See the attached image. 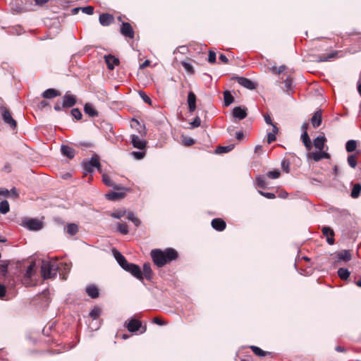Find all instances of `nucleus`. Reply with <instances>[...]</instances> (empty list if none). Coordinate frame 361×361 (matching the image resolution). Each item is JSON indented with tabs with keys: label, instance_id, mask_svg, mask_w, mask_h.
<instances>
[{
	"label": "nucleus",
	"instance_id": "nucleus-1",
	"mask_svg": "<svg viewBox=\"0 0 361 361\" xmlns=\"http://www.w3.org/2000/svg\"><path fill=\"white\" fill-rule=\"evenodd\" d=\"M153 262L158 267H162L166 264L176 260L178 257V252L171 247L166 248L164 250L154 249L150 252Z\"/></svg>",
	"mask_w": 361,
	"mask_h": 361
},
{
	"label": "nucleus",
	"instance_id": "nucleus-2",
	"mask_svg": "<svg viewBox=\"0 0 361 361\" xmlns=\"http://www.w3.org/2000/svg\"><path fill=\"white\" fill-rule=\"evenodd\" d=\"M59 266L56 262L43 260L41 267L42 276L44 279H53L56 276Z\"/></svg>",
	"mask_w": 361,
	"mask_h": 361
},
{
	"label": "nucleus",
	"instance_id": "nucleus-3",
	"mask_svg": "<svg viewBox=\"0 0 361 361\" xmlns=\"http://www.w3.org/2000/svg\"><path fill=\"white\" fill-rule=\"evenodd\" d=\"M82 166L85 175L92 173L94 168H96L99 172H102L99 157L97 154L92 156L90 159H84L82 161Z\"/></svg>",
	"mask_w": 361,
	"mask_h": 361
},
{
	"label": "nucleus",
	"instance_id": "nucleus-4",
	"mask_svg": "<svg viewBox=\"0 0 361 361\" xmlns=\"http://www.w3.org/2000/svg\"><path fill=\"white\" fill-rule=\"evenodd\" d=\"M21 226L30 231H39L42 228V223L37 219L23 218Z\"/></svg>",
	"mask_w": 361,
	"mask_h": 361
},
{
	"label": "nucleus",
	"instance_id": "nucleus-5",
	"mask_svg": "<svg viewBox=\"0 0 361 361\" xmlns=\"http://www.w3.org/2000/svg\"><path fill=\"white\" fill-rule=\"evenodd\" d=\"M126 271L129 272L132 276L135 278L140 281L142 283L143 282V275L141 271L140 267L133 263L128 262V264L123 269Z\"/></svg>",
	"mask_w": 361,
	"mask_h": 361
},
{
	"label": "nucleus",
	"instance_id": "nucleus-6",
	"mask_svg": "<svg viewBox=\"0 0 361 361\" xmlns=\"http://www.w3.org/2000/svg\"><path fill=\"white\" fill-rule=\"evenodd\" d=\"M0 111L1 112V117L4 122L6 124H8L12 129H15L17 126V122L13 118L8 109L4 106H1Z\"/></svg>",
	"mask_w": 361,
	"mask_h": 361
},
{
	"label": "nucleus",
	"instance_id": "nucleus-7",
	"mask_svg": "<svg viewBox=\"0 0 361 361\" xmlns=\"http://www.w3.org/2000/svg\"><path fill=\"white\" fill-rule=\"evenodd\" d=\"M233 80L237 81L239 85L247 90H255L257 86L252 80L245 77L236 76L233 78Z\"/></svg>",
	"mask_w": 361,
	"mask_h": 361
},
{
	"label": "nucleus",
	"instance_id": "nucleus-8",
	"mask_svg": "<svg viewBox=\"0 0 361 361\" xmlns=\"http://www.w3.org/2000/svg\"><path fill=\"white\" fill-rule=\"evenodd\" d=\"M121 34L124 37L133 39L134 37V31L129 23L123 22L120 30Z\"/></svg>",
	"mask_w": 361,
	"mask_h": 361
},
{
	"label": "nucleus",
	"instance_id": "nucleus-9",
	"mask_svg": "<svg viewBox=\"0 0 361 361\" xmlns=\"http://www.w3.org/2000/svg\"><path fill=\"white\" fill-rule=\"evenodd\" d=\"M247 108L238 106L233 108L232 114L234 118L238 120H243L246 118L247 115Z\"/></svg>",
	"mask_w": 361,
	"mask_h": 361
},
{
	"label": "nucleus",
	"instance_id": "nucleus-10",
	"mask_svg": "<svg viewBox=\"0 0 361 361\" xmlns=\"http://www.w3.org/2000/svg\"><path fill=\"white\" fill-rule=\"evenodd\" d=\"M76 104V98L73 94L66 93L63 97L62 107L70 108Z\"/></svg>",
	"mask_w": 361,
	"mask_h": 361
},
{
	"label": "nucleus",
	"instance_id": "nucleus-11",
	"mask_svg": "<svg viewBox=\"0 0 361 361\" xmlns=\"http://www.w3.org/2000/svg\"><path fill=\"white\" fill-rule=\"evenodd\" d=\"M131 143L135 148H137L139 149H143L146 147V142L141 139L138 135H132L131 136Z\"/></svg>",
	"mask_w": 361,
	"mask_h": 361
},
{
	"label": "nucleus",
	"instance_id": "nucleus-12",
	"mask_svg": "<svg viewBox=\"0 0 361 361\" xmlns=\"http://www.w3.org/2000/svg\"><path fill=\"white\" fill-rule=\"evenodd\" d=\"M99 23L102 26H109L114 21V18L109 13H102L99 18Z\"/></svg>",
	"mask_w": 361,
	"mask_h": 361
},
{
	"label": "nucleus",
	"instance_id": "nucleus-13",
	"mask_svg": "<svg viewBox=\"0 0 361 361\" xmlns=\"http://www.w3.org/2000/svg\"><path fill=\"white\" fill-rule=\"evenodd\" d=\"M113 255L120 267L123 269L124 267L128 264V262L126 257L117 250L113 249Z\"/></svg>",
	"mask_w": 361,
	"mask_h": 361
},
{
	"label": "nucleus",
	"instance_id": "nucleus-14",
	"mask_svg": "<svg viewBox=\"0 0 361 361\" xmlns=\"http://www.w3.org/2000/svg\"><path fill=\"white\" fill-rule=\"evenodd\" d=\"M104 60L109 70H113L115 66L119 64V59L111 54L104 56Z\"/></svg>",
	"mask_w": 361,
	"mask_h": 361
},
{
	"label": "nucleus",
	"instance_id": "nucleus-15",
	"mask_svg": "<svg viewBox=\"0 0 361 361\" xmlns=\"http://www.w3.org/2000/svg\"><path fill=\"white\" fill-rule=\"evenodd\" d=\"M196 99L195 94L190 91L188 94V109L190 113L193 112L196 109Z\"/></svg>",
	"mask_w": 361,
	"mask_h": 361
},
{
	"label": "nucleus",
	"instance_id": "nucleus-16",
	"mask_svg": "<svg viewBox=\"0 0 361 361\" xmlns=\"http://www.w3.org/2000/svg\"><path fill=\"white\" fill-rule=\"evenodd\" d=\"M211 224L212 228L218 231H224L226 226V222L219 218L214 219Z\"/></svg>",
	"mask_w": 361,
	"mask_h": 361
},
{
	"label": "nucleus",
	"instance_id": "nucleus-17",
	"mask_svg": "<svg viewBox=\"0 0 361 361\" xmlns=\"http://www.w3.org/2000/svg\"><path fill=\"white\" fill-rule=\"evenodd\" d=\"M141 322L137 319H132L126 323V327L130 332H135L141 327Z\"/></svg>",
	"mask_w": 361,
	"mask_h": 361
},
{
	"label": "nucleus",
	"instance_id": "nucleus-18",
	"mask_svg": "<svg viewBox=\"0 0 361 361\" xmlns=\"http://www.w3.org/2000/svg\"><path fill=\"white\" fill-rule=\"evenodd\" d=\"M338 261L349 262L352 259L351 252L348 250H343L336 253Z\"/></svg>",
	"mask_w": 361,
	"mask_h": 361
},
{
	"label": "nucleus",
	"instance_id": "nucleus-19",
	"mask_svg": "<svg viewBox=\"0 0 361 361\" xmlns=\"http://www.w3.org/2000/svg\"><path fill=\"white\" fill-rule=\"evenodd\" d=\"M314 161H319L323 159H330V154L327 152L319 150V152H312L310 154Z\"/></svg>",
	"mask_w": 361,
	"mask_h": 361
},
{
	"label": "nucleus",
	"instance_id": "nucleus-20",
	"mask_svg": "<svg viewBox=\"0 0 361 361\" xmlns=\"http://www.w3.org/2000/svg\"><path fill=\"white\" fill-rule=\"evenodd\" d=\"M61 154L69 159H73L75 155V151L68 145H62L61 147Z\"/></svg>",
	"mask_w": 361,
	"mask_h": 361
},
{
	"label": "nucleus",
	"instance_id": "nucleus-21",
	"mask_svg": "<svg viewBox=\"0 0 361 361\" xmlns=\"http://www.w3.org/2000/svg\"><path fill=\"white\" fill-rule=\"evenodd\" d=\"M322 121V115L320 110L317 111L311 118V122L314 128H318Z\"/></svg>",
	"mask_w": 361,
	"mask_h": 361
},
{
	"label": "nucleus",
	"instance_id": "nucleus-22",
	"mask_svg": "<svg viewBox=\"0 0 361 361\" xmlns=\"http://www.w3.org/2000/svg\"><path fill=\"white\" fill-rule=\"evenodd\" d=\"M266 176L258 175L255 177V185L257 188L264 189L267 188L268 183L266 180Z\"/></svg>",
	"mask_w": 361,
	"mask_h": 361
},
{
	"label": "nucleus",
	"instance_id": "nucleus-23",
	"mask_svg": "<svg viewBox=\"0 0 361 361\" xmlns=\"http://www.w3.org/2000/svg\"><path fill=\"white\" fill-rule=\"evenodd\" d=\"M143 279L145 278L148 281H151L153 276L152 270L149 263H145L143 264V271H142Z\"/></svg>",
	"mask_w": 361,
	"mask_h": 361
},
{
	"label": "nucleus",
	"instance_id": "nucleus-24",
	"mask_svg": "<svg viewBox=\"0 0 361 361\" xmlns=\"http://www.w3.org/2000/svg\"><path fill=\"white\" fill-rule=\"evenodd\" d=\"M60 95L59 91L52 88L47 89L42 93V97L45 99H53Z\"/></svg>",
	"mask_w": 361,
	"mask_h": 361
},
{
	"label": "nucleus",
	"instance_id": "nucleus-25",
	"mask_svg": "<svg viewBox=\"0 0 361 361\" xmlns=\"http://www.w3.org/2000/svg\"><path fill=\"white\" fill-rule=\"evenodd\" d=\"M86 293L91 298H97L99 296V289L95 285L87 286Z\"/></svg>",
	"mask_w": 361,
	"mask_h": 361
},
{
	"label": "nucleus",
	"instance_id": "nucleus-26",
	"mask_svg": "<svg viewBox=\"0 0 361 361\" xmlns=\"http://www.w3.org/2000/svg\"><path fill=\"white\" fill-rule=\"evenodd\" d=\"M84 111L86 114H87L90 117H95V116H98V111L90 103H86L85 104Z\"/></svg>",
	"mask_w": 361,
	"mask_h": 361
},
{
	"label": "nucleus",
	"instance_id": "nucleus-27",
	"mask_svg": "<svg viewBox=\"0 0 361 361\" xmlns=\"http://www.w3.org/2000/svg\"><path fill=\"white\" fill-rule=\"evenodd\" d=\"M326 139L324 136H319L314 140V146L319 150H323Z\"/></svg>",
	"mask_w": 361,
	"mask_h": 361
},
{
	"label": "nucleus",
	"instance_id": "nucleus-28",
	"mask_svg": "<svg viewBox=\"0 0 361 361\" xmlns=\"http://www.w3.org/2000/svg\"><path fill=\"white\" fill-rule=\"evenodd\" d=\"M124 197V193L123 192H110L106 194V197L109 200L116 201L120 200Z\"/></svg>",
	"mask_w": 361,
	"mask_h": 361
},
{
	"label": "nucleus",
	"instance_id": "nucleus-29",
	"mask_svg": "<svg viewBox=\"0 0 361 361\" xmlns=\"http://www.w3.org/2000/svg\"><path fill=\"white\" fill-rule=\"evenodd\" d=\"M234 102V97L228 90L224 92V102L226 106H230Z\"/></svg>",
	"mask_w": 361,
	"mask_h": 361
},
{
	"label": "nucleus",
	"instance_id": "nucleus-30",
	"mask_svg": "<svg viewBox=\"0 0 361 361\" xmlns=\"http://www.w3.org/2000/svg\"><path fill=\"white\" fill-rule=\"evenodd\" d=\"M360 192H361V184L359 183L354 184L353 186L351 192H350L351 197H353L354 199L357 198L360 196Z\"/></svg>",
	"mask_w": 361,
	"mask_h": 361
},
{
	"label": "nucleus",
	"instance_id": "nucleus-31",
	"mask_svg": "<svg viewBox=\"0 0 361 361\" xmlns=\"http://www.w3.org/2000/svg\"><path fill=\"white\" fill-rule=\"evenodd\" d=\"M338 54V51H334L330 54H329L327 56H319L317 59V62H324V61H330L331 59L336 58Z\"/></svg>",
	"mask_w": 361,
	"mask_h": 361
},
{
	"label": "nucleus",
	"instance_id": "nucleus-32",
	"mask_svg": "<svg viewBox=\"0 0 361 361\" xmlns=\"http://www.w3.org/2000/svg\"><path fill=\"white\" fill-rule=\"evenodd\" d=\"M301 139H302V143L305 145V147L307 149H310L312 147V145H311V141H310V139L307 132H302V133L301 135Z\"/></svg>",
	"mask_w": 361,
	"mask_h": 361
},
{
	"label": "nucleus",
	"instance_id": "nucleus-33",
	"mask_svg": "<svg viewBox=\"0 0 361 361\" xmlns=\"http://www.w3.org/2000/svg\"><path fill=\"white\" fill-rule=\"evenodd\" d=\"M78 231V226L75 224H69L66 228V232L71 235H75Z\"/></svg>",
	"mask_w": 361,
	"mask_h": 361
},
{
	"label": "nucleus",
	"instance_id": "nucleus-34",
	"mask_svg": "<svg viewBox=\"0 0 361 361\" xmlns=\"http://www.w3.org/2000/svg\"><path fill=\"white\" fill-rule=\"evenodd\" d=\"M234 148L233 145H229L228 146H219L216 148L215 152L216 154L227 153L231 151Z\"/></svg>",
	"mask_w": 361,
	"mask_h": 361
},
{
	"label": "nucleus",
	"instance_id": "nucleus-35",
	"mask_svg": "<svg viewBox=\"0 0 361 361\" xmlns=\"http://www.w3.org/2000/svg\"><path fill=\"white\" fill-rule=\"evenodd\" d=\"M337 273L338 276L343 280H346L350 274V272L346 268H339Z\"/></svg>",
	"mask_w": 361,
	"mask_h": 361
},
{
	"label": "nucleus",
	"instance_id": "nucleus-36",
	"mask_svg": "<svg viewBox=\"0 0 361 361\" xmlns=\"http://www.w3.org/2000/svg\"><path fill=\"white\" fill-rule=\"evenodd\" d=\"M357 147V141L354 140H348L345 144V149L348 152H353Z\"/></svg>",
	"mask_w": 361,
	"mask_h": 361
},
{
	"label": "nucleus",
	"instance_id": "nucleus-37",
	"mask_svg": "<svg viewBox=\"0 0 361 361\" xmlns=\"http://www.w3.org/2000/svg\"><path fill=\"white\" fill-rule=\"evenodd\" d=\"M127 219L132 221L136 227H138L141 224L140 220L136 217L132 212L127 213Z\"/></svg>",
	"mask_w": 361,
	"mask_h": 361
},
{
	"label": "nucleus",
	"instance_id": "nucleus-38",
	"mask_svg": "<svg viewBox=\"0 0 361 361\" xmlns=\"http://www.w3.org/2000/svg\"><path fill=\"white\" fill-rule=\"evenodd\" d=\"M10 207L7 200H3L0 202V213L6 214L9 212Z\"/></svg>",
	"mask_w": 361,
	"mask_h": 361
},
{
	"label": "nucleus",
	"instance_id": "nucleus-39",
	"mask_svg": "<svg viewBox=\"0 0 361 361\" xmlns=\"http://www.w3.org/2000/svg\"><path fill=\"white\" fill-rule=\"evenodd\" d=\"M35 263L34 262H31L26 269L25 279H30L32 277L35 271Z\"/></svg>",
	"mask_w": 361,
	"mask_h": 361
},
{
	"label": "nucleus",
	"instance_id": "nucleus-40",
	"mask_svg": "<svg viewBox=\"0 0 361 361\" xmlns=\"http://www.w3.org/2000/svg\"><path fill=\"white\" fill-rule=\"evenodd\" d=\"M250 349L252 350V352L256 355H258L259 357H264L267 354H269V352H267V351H264L263 350H262L260 348L257 347V346H255V345H251L250 346Z\"/></svg>",
	"mask_w": 361,
	"mask_h": 361
},
{
	"label": "nucleus",
	"instance_id": "nucleus-41",
	"mask_svg": "<svg viewBox=\"0 0 361 361\" xmlns=\"http://www.w3.org/2000/svg\"><path fill=\"white\" fill-rule=\"evenodd\" d=\"M117 231L122 235H127L128 233V228L125 224H117Z\"/></svg>",
	"mask_w": 361,
	"mask_h": 361
},
{
	"label": "nucleus",
	"instance_id": "nucleus-42",
	"mask_svg": "<svg viewBox=\"0 0 361 361\" xmlns=\"http://www.w3.org/2000/svg\"><path fill=\"white\" fill-rule=\"evenodd\" d=\"M322 231L324 235L326 237L334 236V231L332 228L327 226H324L322 228Z\"/></svg>",
	"mask_w": 361,
	"mask_h": 361
},
{
	"label": "nucleus",
	"instance_id": "nucleus-43",
	"mask_svg": "<svg viewBox=\"0 0 361 361\" xmlns=\"http://www.w3.org/2000/svg\"><path fill=\"white\" fill-rule=\"evenodd\" d=\"M8 263L6 261H1L0 264V274L5 276L8 271Z\"/></svg>",
	"mask_w": 361,
	"mask_h": 361
},
{
	"label": "nucleus",
	"instance_id": "nucleus-44",
	"mask_svg": "<svg viewBox=\"0 0 361 361\" xmlns=\"http://www.w3.org/2000/svg\"><path fill=\"white\" fill-rule=\"evenodd\" d=\"M348 164L349 166L353 169H355L357 166V160H356V155L355 154H351L349 155L348 157Z\"/></svg>",
	"mask_w": 361,
	"mask_h": 361
},
{
	"label": "nucleus",
	"instance_id": "nucleus-45",
	"mask_svg": "<svg viewBox=\"0 0 361 361\" xmlns=\"http://www.w3.org/2000/svg\"><path fill=\"white\" fill-rule=\"evenodd\" d=\"M280 175H281V173H280L279 170H274V171H269L266 174V176L269 178L276 179V178H278L280 176Z\"/></svg>",
	"mask_w": 361,
	"mask_h": 361
},
{
	"label": "nucleus",
	"instance_id": "nucleus-46",
	"mask_svg": "<svg viewBox=\"0 0 361 361\" xmlns=\"http://www.w3.org/2000/svg\"><path fill=\"white\" fill-rule=\"evenodd\" d=\"M101 313V310L98 307H94L90 312V316L93 319H96L98 318Z\"/></svg>",
	"mask_w": 361,
	"mask_h": 361
},
{
	"label": "nucleus",
	"instance_id": "nucleus-47",
	"mask_svg": "<svg viewBox=\"0 0 361 361\" xmlns=\"http://www.w3.org/2000/svg\"><path fill=\"white\" fill-rule=\"evenodd\" d=\"M71 115L76 119L80 120L82 118V113L81 111L78 109H73L71 111Z\"/></svg>",
	"mask_w": 361,
	"mask_h": 361
},
{
	"label": "nucleus",
	"instance_id": "nucleus-48",
	"mask_svg": "<svg viewBox=\"0 0 361 361\" xmlns=\"http://www.w3.org/2000/svg\"><path fill=\"white\" fill-rule=\"evenodd\" d=\"M126 213V210H116L111 214V216L115 219H121Z\"/></svg>",
	"mask_w": 361,
	"mask_h": 361
},
{
	"label": "nucleus",
	"instance_id": "nucleus-49",
	"mask_svg": "<svg viewBox=\"0 0 361 361\" xmlns=\"http://www.w3.org/2000/svg\"><path fill=\"white\" fill-rule=\"evenodd\" d=\"M131 154L133 155V157L137 159V160H140L142 159H143L145 156V152H137V151H133L131 152Z\"/></svg>",
	"mask_w": 361,
	"mask_h": 361
},
{
	"label": "nucleus",
	"instance_id": "nucleus-50",
	"mask_svg": "<svg viewBox=\"0 0 361 361\" xmlns=\"http://www.w3.org/2000/svg\"><path fill=\"white\" fill-rule=\"evenodd\" d=\"M181 64H182L183 67L185 68V70L187 72H188L190 73H194L193 67H192V66L190 63H189L188 62H185V61H183L181 63Z\"/></svg>",
	"mask_w": 361,
	"mask_h": 361
},
{
	"label": "nucleus",
	"instance_id": "nucleus-51",
	"mask_svg": "<svg viewBox=\"0 0 361 361\" xmlns=\"http://www.w3.org/2000/svg\"><path fill=\"white\" fill-rule=\"evenodd\" d=\"M102 180L105 185L108 186H114L113 182L111 180L110 177L106 174L102 175Z\"/></svg>",
	"mask_w": 361,
	"mask_h": 361
},
{
	"label": "nucleus",
	"instance_id": "nucleus-52",
	"mask_svg": "<svg viewBox=\"0 0 361 361\" xmlns=\"http://www.w3.org/2000/svg\"><path fill=\"white\" fill-rule=\"evenodd\" d=\"M216 53L214 51L210 50L209 51L208 61L210 63H214L216 62Z\"/></svg>",
	"mask_w": 361,
	"mask_h": 361
},
{
	"label": "nucleus",
	"instance_id": "nucleus-53",
	"mask_svg": "<svg viewBox=\"0 0 361 361\" xmlns=\"http://www.w3.org/2000/svg\"><path fill=\"white\" fill-rule=\"evenodd\" d=\"M293 80L290 77H287L284 81L286 90L288 92L291 89Z\"/></svg>",
	"mask_w": 361,
	"mask_h": 361
},
{
	"label": "nucleus",
	"instance_id": "nucleus-54",
	"mask_svg": "<svg viewBox=\"0 0 361 361\" xmlns=\"http://www.w3.org/2000/svg\"><path fill=\"white\" fill-rule=\"evenodd\" d=\"M139 94L140 96V97L142 99V100L148 104H152V100L151 99L142 91H140L139 92Z\"/></svg>",
	"mask_w": 361,
	"mask_h": 361
},
{
	"label": "nucleus",
	"instance_id": "nucleus-55",
	"mask_svg": "<svg viewBox=\"0 0 361 361\" xmlns=\"http://www.w3.org/2000/svg\"><path fill=\"white\" fill-rule=\"evenodd\" d=\"M258 192L263 197L267 198V199H274L276 197V195L274 193L272 192H265L262 190H258Z\"/></svg>",
	"mask_w": 361,
	"mask_h": 361
},
{
	"label": "nucleus",
	"instance_id": "nucleus-56",
	"mask_svg": "<svg viewBox=\"0 0 361 361\" xmlns=\"http://www.w3.org/2000/svg\"><path fill=\"white\" fill-rule=\"evenodd\" d=\"M183 142L185 146H190L195 143V141L192 138L190 137H183Z\"/></svg>",
	"mask_w": 361,
	"mask_h": 361
},
{
	"label": "nucleus",
	"instance_id": "nucleus-57",
	"mask_svg": "<svg viewBox=\"0 0 361 361\" xmlns=\"http://www.w3.org/2000/svg\"><path fill=\"white\" fill-rule=\"evenodd\" d=\"M281 168L283 169V170L284 171H286V173H288L289 172V168H290V163L288 160L286 159H283L282 161H281Z\"/></svg>",
	"mask_w": 361,
	"mask_h": 361
},
{
	"label": "nucleus",
	"instance_id": "nucleus-58",
	"mask_svg": "<svg viewBox=\"0 0 361 361\" xmlns=\"http://www.w3.org/2000/svg\"><path fill=\"white\" fill-rule=\"evenodd\" d=\"M82 11L87 15H92L94 13V8L91 6H87L85 7H82L81 8Z\"/></svg>",
	"mask_w": 361,
	"mask_h": 361
},
{
	"label": "nucleus",
	"instance_id": "nucleus-59",
	"mask_svg": "<svg viewBox=\"0 0 361 361\" xmlns=\"http://www.w3.org/2000/svg\"><path fill=\"white\" fill-rule=\"evenodd\" d=\"M192 128H197L201 124V120L199 116H196L193 121L190 123Z\"/></svg>",
	"mask_w": 361,
	"mask_h": 361
},
{
	"label": "nucleus",
	"instance_id": "nucleus-60",
	"mask_svg": "<svg viewBox=\"0 0 361 361\" xmlns=\"http://www.w3.org/2000/svg\"><path fill=\"white\" fill-rule=\"evenodd\" d=\"M276 139V135L271 133H267V142L269 144L271 143L272 142L275 141Z\"/></svg>",
	"mask_w": 361,
	"mask_h": 361
},
{
	"label": "nucleus",
	"instance_id": "nucleus-61",
	"mask_svg": "<svg viewBox=\"0 0 361 361\" xmlns=\"http://www.w3.org/2000/svg\"><path fill=\"white\" fill-rule=\"evenodd\" d=\"M49 290L48 289H45L40 294V296L42 297L43 298H44L45 302H49Z\"/></svg>",
	"mask_w": 361,
	"mask_h": 361
},
{
	"label": "nucleus",
	"instance_id": "nucleus-62",
	"mask_svg": "<svg viewBox=\"0 0 361 361\" xmlns=\"http://www.w3.org/2000/svg\"><path fill=\"white\" fill-rule=\"evenodd\" d=\"M286 69V66H279V68H277L276 67H273L272 68V70H273V72L276 74H279L281 73V72H283L284 70Z\"/></svg>",
	"mask_w": 361,
	"mask_h": 361
},
{
	"label": "nucleus",
	"instance_id": "nucleus-63",
	"mask_svg": "<svg viewBox=\"0 0 361 361\" xmlns=\"http://www.w3.org/2000/svg\"><path fill=\"white\" fill-rule=\"evenodd\" d=\"M6 290L4 285L0 284V298H2L6 294Z\"/></svg>",
	"mask_w": 361,
	"mask_h": 361
},
{
	"label": "nucleus",
	"instance_id": "nucleus-64",
	"mask_svg": "<svg viewBox=\"0 0 361 361\" xmlns=\"http://www.w3.org/2000/svg\"><path fill=\"white\" fill-rule=\"evenodd\" d=\"M153 322L154 324H157L158 325H164L166 324V323L164 322H163L160 318L159 317H154L153 319Z\"/></svg>",
	"mask_w": 361,
	"mask_h": 361
}]
</instances>
